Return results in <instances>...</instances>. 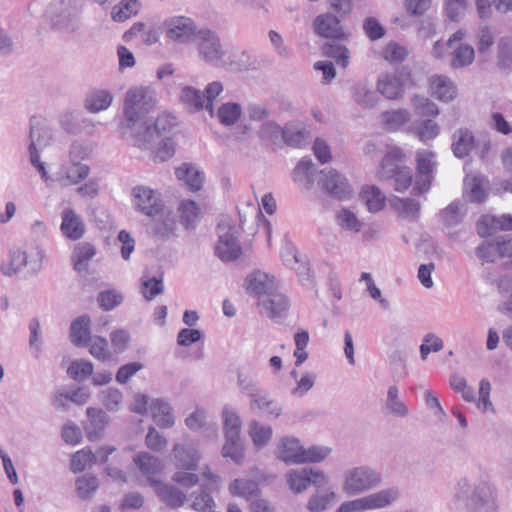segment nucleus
<instances>
[{
	"label": "nucleus",
	"instance_id": "16",
	"mask_svg": "<svg viewBox=\"0 0 512 512\" xmlns=\"http://www.w3.org/2000/svg\"><path fill=\"white\" fill-rule=\"evenodd\" d=\"M278 288V284L274 276H271L262 271H256L250 274L247 278V293L258 297L267 298Z\"/></svg>",
	"mask_w": 512,
	"mask_h": 512
},
{
	"label": "nucleus",
	"instance_id": "60",
	"mask_svg": "<svg viewBox=\"0 0 512 512\" xmlns=\"http://www.w3.org/2000/svg\"><path fill=\"white\" fill-rule=\"evenodd\" d=\"M93 459L94 453L90 449L77 451L71 459V470L74 473H80L93 464Z\"/></svg>",
	"mask_w": 512,
	"mask_h": 512
},
{
	"label": "nucleus",
	"instance_id": "41",
	"mask_svg": "<svg viewBox=\"0 0 512 512\" xmlns=\"http://www.w3.org/2000/svg\"><path fill=\"white\" fill-rule=\"evenodd\" d=\"M178 212L180 221L185 228H194L201 219L200 207L193 200H181Z\"/></svg>",
	"mask_w": 512,
	"mask_h": 512
},
{
	"label": "nucleus",
	"instance_id": "33",
	"mask_svg": "<svg viewBox=\"0 0 512 512\" xmlns=\"http://www.w3.org/2000/svg\"><path fill=\"white\" fill-rule=\"evenodd\" d=\"M303 447L296 438H283L278 444V457L287 464H302Z\"/></svg>",
	"mask_w": 512,
	"mask_h": 512
},
{
	"label": "nucleus",
	"instance_id": "18",
	"mask_svg": "<svg viewBox=\"0 0 512 512\" xmlns=\"http://www.w3.org/2000/svg\"><path fill=\"white\" fill-rule=\"evenodd\" d=\"M150 414L154 423L162 429H170L175 425L173 407L163 398H154L151 401Z\"/></svg>",
	"mask_w": 512,
	"mask_h": 512
},
{
	"label": "nucleus",
	"instance_id": "38",
	"mask_svg": "<svg viewBox=\"0 0 512 512\" xmlns=\"http://www.w3.org/2000/svg\"><path fill=\"white\" fill-rule=\"evenodd\" d=\"M133 461L142 474L147 477L150 484L151 481H155L152 477L162 470L160 459L148 452L139 453Z\"/></svg>",
	"mask_w": 512,
	"mask_h": 512
},
{
	"label": "nucleus",
	"instance_id": "2",
	"mask_svg": "<svg viewBox=\"0 0 512 512\" xmlns=\"http://www.w3.org/2000/svg\"><path fill=\"white\" fill-rule=\"evenodd\" d=\"M400 495L398 487H387L364 497L344 501L336 512H362L383 509L395 503Z\"/></svg>",
	"mask_w": 512,
	"mask_h": 512
},
{
	"label": "nucleus",
	"instance_id": "1",
	"mask_svg": "<svg viewBox=\"0 0 512 512\" xmlns=\"http://www.w3.org/2000/svg\"><path fill=\"white\" fill-rule=\"evenodd\" d=\"M382 483L381 473L370 465H358L343 473L342 491L348 496H357L371 491Z\"/></svg>",
	"mask_w": 512,
	"mask_h": 512
},
{
	"label": "nucleus",
	"instance_id": "13",
	"mask_svg": "<svg viewBox=\"0 0 512 512\" xmlns=\"http://www.w3.org/2000/svg\"><path fill=\"white\" fill-rule=\"evenodd\" d=\"M155 129L149 117L137 118L130 123V142L140 149H149L156 140Z\"/></svg>",
	"mask_w": 512,
	"mask_h": 512
},
{
	"label": "nucleus",
	"instance_id": "7",
	"mask_svg": "<svg viewBox=\"0 0 512 512\" xmlns=\"http://www.w3.org/2000/svg\"><path fill=\"white\" fill-rule=\"evenodd\" d=\"M164 27L166 36L181 44L192 42L198 34L196 23L186 16L170 17L165 20Z\"/></svg>",
	"mask_w": 512,
	"mask_h": 512
},
{
	"label": "nucleus",
	"instance_id": "17",
	"mask_svg": "<svg viewBox=\"0 0 512 512\" xmlns=\"http://www.w3.org/2000/svg\"><path fill=\"white\" fill-rule=\"evenodd\" d=\"M313 28L315 33L323 38L341 39L345 37L339 19L331 13L318 15L314 19Z\"/></svg>",
	"mask_w": 512,
	"mask_h": 512
},
{
	"label": "nucleus",
	"instance_id": "52",
	"mask_svg": "<svg viewBox=\"0 0 512 512\" xmlns=\"http://www.w3.org/2000/svg\"><path fill=\"white\" fill-rule=\"evenodd\" d=\"M93 143L87 140H76L71 144L69 158L72 164H82L93 152Z\"/></svg>",
	"mask_w": 512,
	"mask_h": 512
},
{
	"label": "nucleus",
	"instance_id": "12",
	"mask_svg": "<svg viewBox=\"0 0 512 512\" xmlns=\"http://www.w3.org/2000/svg\"><path fill=\"white\" fill-rule=\"evenodd\" d=\"M199 56L206 62L216 63L224 56V50L218 34L210 29L198 31L197 37Z\"/></svg>",
	"mask_w": 512,
	"mask_h": 512
},
{
	"label": "nucleus",
	"instance_id": "6",
	"mask_svg": "<svg viewBox=\"0 0 512 512\" xmlns=\"http://www.w3.org/2000/svg\"><path fill=\"white\" fill-rule=\"evenodd\" d=\"M157 102L156 91L149 86L130 89V123L134 119L148 117Z\"/></svg>",
	"mask_w": 512,
	"mask_h": 512
},
{
	"label": "nucleus",
	"instance_id": "20",
	"mask_svg": "<svg viewBox=\"0 0 512 512\" xmlns=\"http://www.w3.org/2000/svg\"><path fill=\"white\" fill-rule=\"evenodd\" d=\"M311 131L309 127L301 121H292L284 126L283 141L291 147L300 148L310 142Z\"/></svg>",
	"mask_w": 512,
	"mask_h": 512
},
{
	"label": "nucleus",
	"instance_id": "31",
	"mask_svg": "<svg viewBox=\"0 0 512 512\" xmlns=\"http://www.w3.org/2000/svg\"><path fill=\"white\" fill-rule=\"evenodd\" d=\"M177 179L191 191H199L204 183V175L195 166L182 164L175 170Z\"/></svg>",
	"mask_w": 512,
	"mask_h": 512
},
{
	"label": "nucleus",
	"instance_id": "47",
	"mask_svg": "<svg viewBox=\"0 0 512 512\" xmlns=\"http://www.w3.org/2000/svg\"><path fill=\"white\" fill-rule=\"evenodd\" d=\"M222 416L225 437L232 439L233 437L240 436L242 421L237 412L226 406L222 411Z\"/></svg>",
	"mask_w": 512,
	"mask_h": 512
},
{
	"label": "nucleus",
	"instance_id": "4",
	"mask_svg": "<svg viewBox=\"0 0 512 512\" xmlns=\"http://www.w3.org/2000/svg\"><path fill=\"white\" fill-rule=\"evenodd\" d=\"M79 9L75 2L61 0L49 5L46 16L51 25L64 32L74 31L77 25Z\"/></svg>",
	"mask_w": 512,
	"mask_h": 512
},
{
	"label": "nucleus",
	"instance_id": "59",
	"mask_svg": "<svg viewBox=\"0 0 512 512\" xmlns=\"http://www.w3.org/2000/svg\"><path fill=\"white\" fill-rule=\"evenodd\" d=\"M88 345L90 354L97 360L104 362L110 359L111 353L105 338L100 336L91 337Z\"/></svg>",
	"mask_w": 512,
	"mask_h": 512
},
{
	"label": "nucleus",
	"instance_id": "48",
	"mask_svg": "<svg viewBox=\"0 0 512 512\" xmlns=\"http://www.w3.org/2000/svg\"><path fill=\"white\" fill-rule=\"evenodd\" d=\"M452 52L451 66L453 68H463L469 66L475 58V50L468 44H459L455 46Z\"/></svg>",
	"mask_w": 512,
	"mask_h": 512
},
{
	"label": "nucleus",
	"instance_id": "32",
	"mask_svg": "<svg viewBox=\"0 0 512 512\" xmlns=\"http://www.w3.org/2000/svg\"><path fill=\"white\" fill-rule=\"evenodd\" d=\"M159 37V29L153 21L136 22L130 27V39L139 38L147 46L157 43Z\"/></svg>",
	"mask_w": 512,
	"mask_h": 512
},
{
	"label": "nucleus",
	"instance_id": "15",
	"mask_svg": "<svg viewBox=\"0 0 512 512\" xmlns=\"http://www.w3.org/2000/svg\"><path fill=\"white\" fill-rule=\"evenodd\" d=\"M133 197L136 209L148 216L158 215L163 208L160 194L148 187L134 188Z\"/></svg>",
	"mask_w": 512,
	"mask_h": 512
},
{
	"label": "nucleus",
	"instance_id": "46",
	"mask_svg": "<svg viewBox=\"0 0 512 512\" xmlns=\"http://www.w3.org/2000/svg\"><path fill=\"white\" fill-rule=\"evenodd\" d=\"M75 486L77 496L82 500H87L96 493L99 480L94 475L84 474L76 479Z\"/></svg>",
	"mask_w": 512,
	"mask_h": 512
},
{
	"label": "nucleus",
	"instance_id": "40",
	"mask_svg": "<svg viewBox=\"0 0 512 512\" xmlns=\"http://www.w3.org/2000/svg\"><path fill=\"white\" fill-rule=\"evenodd\" d=\"M96 255L95 247L87 242L79 243L75 246L72 253L74 269L79 272H85L89 261Z\"/></svg>",
	"mask_w": 512,
	"mask_h": 512
},
{
	"label": "nucleus",
	"instance_id": "19",
	"mask_svg": "<svg viewBox=\"0 0 512 512\" xmlns=\"http://www.w3.org/2000/svg\"><path fill=\"white\" fill-rule=\"evenodd\" d=\"M249 407L252 411L262 413L267 417L278 418L282 414L281 405L270 396L268 391L263 389L252 395Z\"/></svg>",
	"mask_w": 512,
	"mask_h": 512
},
{
	"label": "nucleus",
	"instance_id": "62",
	"mask_svg": "<svg viewBox=\"0 0 512 512\" xmlns=\"http://www.w3.org/2000/svg\"><path fill=\"white\" fill-rule=\"evenodd\" d=\"M331 453V448L327 446H312L308 449L303 448L301 453L303 463H317L323 461Z\"/></svg>",
	"mask_w": 512,
	"mask_h": 512
},
{
	"label": "nucleus",
	"instance_id": "24",
	"mask_svg": "<svg viewBox=\"0 0 512 512\" xmlns=\"http://www.w3.org/2000/svg\"><path fill=\"white\" fill-rule=\"evenodd\" d=\"M487 183L482 175H467L464 180V198L469 202H483L487 197Z\"/></svg>",
	"mask_w": 512,
	"mask_h": 512
},
{
	"label": "nucleus",
	"instance_id": "10",
	"mask_svg": "<svg viewBox=\"0 0 512 512\" xmlns=\"http://www.w3.org/2000/svg\"><path fill=\"white\" fill-rule=\"evenodd\" d=\"M286 477L290 489L295 493L303 492L310 485L320 487L328 482V478L323 472L309 468L292 469L287 473Z\"/></svg>",
	"mask_w": 512,
	"mask_h": 512
},
{
	"label": "nucleus",
	"instance_id": "44",
	"mask_svg": "<svg viewBox=\"0 0 512 512\" xmlns=\"http://www.w3.org/2000/svg\"><path fill=\"white\" fill-rule=\"evenodd\" d=\"M248 435L257 448H262L270 441L272 428L259 421L251 420L248 425Z\"/></svg>",
	"mask_w": 512,
	"mask_h": 512
},
{
	"label": "nucleus",
	"instance_id": "23",
	"mask_svg": "<svg viewBox=\"0 0 512 512\" xmlns=\"http://www.w3.org/2000/svg\"><path fill=\"white\" fill-rule=\"evenodd\" d=\"M499 230H512V215H484L477 223V231L481 237H487Z\"/></svg>",
	"mask_w": 512,
	"mask_h": 512
},
{
	"label": "nucleus",
	"instance_id": "61",
	"mask_svg": "<svg viewBox=\"0 0 512 512\" xmlns=\"http://www.w3.org/2000/svg\"><path fill=\"white\" fill-rule=\"evenodd\" d=\"M353 98L358 105L364 108H373L378 101L376 93L365 85H359L355 88Z\"/></svg>",
	"mask_w": 512,
	"mask_h": 512
},
{
	"label": "nucleus",
	"instance_id": "30",
	"mask_svg": "<svg viewBox=\"0 0 512 512\" xmlns=\"http://www.w3.org/2000/svg\"><path fill=\"white\" fill-rule=\"evenodd\" d=\"M430 88L432 95L442 102H450L457 95L454 83L446 76L434 75L431 77Z\"/></svg>",
	"mask_w": 512,
	"mask_h": 512
},
{
	"label": "nucleus",
	"instance_id": "42",
	"mask_svg": "<svg viewBox=\"0 0 512 512\" xmlns=\"http://www.w3.org/2000/svg\"><path fill=\"white\" fill-rule=\"evenodd\" d=\"M399 391L397 386L391 385L387 390V397L384 407L386 414L393 415L395 417L404 418L409 415V409L404 402L399 398Z\"/></svg>",
	"mask_w": 512,
	"mask_h": 512
},
{
	"label": "nucleus",
	"instance_id": "21",
	"mask_svg": "<svg viewBox=\"0 0 512 512\" xmlns=\"http://www.w3.org/2000/svg\"><path fill=\"white\" fill-rule=\"evenodd\" d=\"M261 313L272 320L284 316L289 308V300L284 294L273 292L267 298H263L258 303Z\"/></svg>",
	"mask_w": 512,
	"mask_h": 512
},
{
	"label": "nucleus",
	"instance_id": "11",
	"mask_svg": "<svg viewBox=\"0 0 512 512\" xmlns=\"http://www.w3.org/2000/svg\"><path fill=\"white\" fill-rule=\"evenodd\" d=\"M409 77L410 74L406 70L381 74L377 81V90L387 99L401 98Z\"/></svg>",
	"mask_w": 512,
	"mask_h": 512
},
{
	"label": "nucleus",
	"instance_id": "63",
	"mask_svg": "<svg viewBox=\"0 0 512 512\" xmlns=\"http://www.w3.org/2000/svg\"><path fill=\"white\" fill-rule=\"evenodd\" d=\"M382 117L386 125L396 129L410 120V113L406 109H397L384 112Z\"/></svg>",
	"mask_w": 512,
	"mask_h": 512
},
{
	"label": "nucleus",
	"instance_id": "43",
	"mask_svg": "<svg viewBox=\"0 0 512 512\" xmlns=\"http://www.w3.org/2000/svg\"><path fill=\"white\" fill-rule=\"evenodd\" d=\"M361 198L371 213L381 211L386 202L385 195L376 186H365L361 192Z\"/></svg>",
	"mask_w": 512,
	"mask_h": 512
},
{
	"label": "nucleus",
	"instance_id": "3",
	"mask_svg": "<svg viewBox=\"0 0 512 512\" xmlns=\"http://www.w3.org/2000/svg\"><path fill=\"white\" fill-rule=\"evenodd\" d=\"M218 242L215 246V254L224 262L237 260L242 254L239 244V230L227 220H222L217 225Z\"/></svg>",
	"mask_w": 512,
	"mask_h": 512
},
{
	"label": "nucleus",
	"instance_id": "49",
	"mask_svg": "<svg viewBox=\"0 0 512 512\" xmlns=\"http://www.w3.org/2000/svg\"><path fill=\"white\" fill-rule=\"evenodd\" d=\"M222 455L225 458H230L234 463L241 464L244 458V448L240 436L225 437V444L222 448Z\"/></svg>",
	"mask_w": 512,
	"mask_h": 512
},
{
	"label": "nucleus",
	"instance_id": "28",
	"mask_svg": "<svg viewBox=\"0 0 512 512\" xmlns=\"http://www.w3.org/2000/svg\"><path fill=\"white\" fill-rule=\"evenodd\" d=\"M89 424L86 426V434L89 440L95 441L108 425L110 418L105 411L99 408L89 407L86 411Z\"/></svg>",
	"mask_w": 512,
	"mask_h": 512
},
{
	"label": "nucleus",
	"instance_id": "25",
	"mask_svg": "<svg viewBox=\"0 0 512 512\" xmlns=\"http://www.w3.org/2000/svg\"><path fill=\"white\" fill-rule=\"evenodd\" d=\"M475 147V137L471 130L459 128L454 131L451 148L457 158L467 157Z\"/></svg>",
	"mask_w": 512,
	"mask_h": 512
},
{
	"label": "nucleus",
	"instance_id": "50",
	"mask_svg": "<svg viewBox=\"0 0 512 512\" xmlns=\"http://www.w3.org/2000/svg\"><path fill=\"white\" fill-rule=\"evenodd\" d=\"M241 112L239 104L227 102L218 108L216 115L221 124L231 126L240 119Z\"/></svg>",
	"mask_w": 512,
	"mask_h": 512
},
{
	"label": "nucleus",
	"instance_id": "55",
	"mask_svg": "<svg viewBox=\"0 0 512 512\" xmlns=\"http://www.w3.org/2000/svg\"><path fill=\"white\" fill-rule=\"evenodd\" d=\"M315 165L313 161L308 158H302L294 169V179L297 182H306V187L309 188L313 183V175Z\"/></svg>",
	"mask_w": 512,
	"mask_h": 512
},
{
	"label": "nucleus",
	"instance_id": "22",
	"mask_svg": "<svg viewBox=\"0 0 512 512\" xmlns=\"http://www.w3.org/2000/svg\"><path fill=\"white\" fill-rule=\"evenodd\" d=\"M60 230L66 238L76 241L83 237L85 233V224L73 209L66 208L62 212Z\"/></svg>",
	"mask_w": 512,
	"mask_h": 512
},
{
	"label": "nucleus",
	"instance_id": "29",
	"mask_svg": "<svg viewBox=\"0 0 512 512\" xmlns=\"http://www.w3.org/2000/svg\"><path fill=\"white\" fill-rule=\"evenodd\" d=\"M389 203L393 211L402 219L415 221L420 215L421 204L415 199L394 196Z\"/></svg>",
	"mask_w": 512,
	"mask_h": 512
},
{
	"label": "nucleus",
	"instance_id": "9",
	"mask_svg": "<svg viewBox=\"0 0 512 512\" xmlns=\"http://www.w3.org/2000/svg\"><path fill=\"white\" fill-rule=\"evenodd\" d=\"M319 181L321 188L331 197L348 200L353 196V189L347 179L334 169L323 170Z\"/></svg>",
	"mask_w": 512,
	"mask_h": 512
},
{
	"label": "nucleus",
	"instance_id": "14",
	"mask_svg": "<svg viewBox=\"0 0 512 512\" xmlns=\"http://www.w3.org/2000/svg\"><path fill=\"white\" fill-rule=\"evenodd\" d=\"M281 259L284 265L296 270L303 285L314 287V280L307 263L302 261L297 249L291 243L286 242L282 247Z\"/></svg>",
	"mask_w": 512,
	"mask_h": 512
},
{
	"label": "nucleus",
	"instance_id": "57",
	"mask_svg": "<svg viewBox=\"0 0 512 512\" xmlns=\"http://www.w3.org/2000/svg\"><path fill=\"white\" fill-rule=\"evenodd\" d=\"M93 364L87 360L73 361L68 367L67 373L75 381L81 382L93 375Z\"/></svg>",
	"mask_w": 512,
	"mask_h": 512
},
{
	"label": "nucleus",
	"instance_id": "37",
	"mask_svg": "<svg viewBox=\"0 0 512 512\" xmlns=\"http://www.w3.org/2000/svg\"><path fill=\"white\" fill-rule=\"evenodd\" d=\"M28 265L32 272H36L40 268V264L38 262H29L27 253L18 249L11 252L10 262L8 264H3L1 269L5 275L11 276Z\"/></svg>",
	"mask_w": 512,
	"mask_h": 512
},
{
	"label": "nucleus",
	"instance_id": "54",
	"mask_svg": "<svg viewBox=\"0 0 512 512\" xmlns=\"http://www.w3.org/2000/svg\"><path fill=\"white\" fill-rule=\"evenodd\" d=\"M153 129H155L156 138L170 137L176 126L175 117L168 112H162L155 121H152Z\"/></svg>",
	"mask_w": 512,
	"mask_h": 512
},
{
	"label": "nucleus",
	"instance_id": "56",
	"mask_svg": "<svg viewBox=\"0 0 512 512\" xmlns=\"http://www.w3.org/2000/svg\"><path fill=\"white\" fill-rule=\"evenodd\" d=\"M99 401L110 412H116L120 409L123 402V394L116 388L101 390L98 394Z\"/></svg>",
	"mask_w": 512,
	"mask_h": 512
},
{
	"label": "nucleus",
	"instance_id": "27",
	"mask_svg": "<svg viewBox=\"0 0 512 512\" xmlns=\"http://www.w3.org/2000/svg\"><path fill=\"white\" fill-rule=\"evenodd\" d=\"M403 153L400 148L393 147L387 151L377 171V177L381 180H390L402 169L400 163Z\"/></svg>",
	"mask_w": 512,
	"mask_h": 512
},
{
	"label": "nucleus",
	"instance_id": "8",
	"mask_svg": "<svg viewBox=\"0 0 512 512\" xmlns=\"http://www.w3.org/2000/svg\"><path fill=\"white\" fill-rule=\"evenodd\" d=\"M170 458L177 469L195 471L201 460V453L197 443L183 441L174 444Z\"/></svg>",
	"mask_w": 512,
	"mask_h": 512
},
{
	"label": "nucleus",
	"instance_id": "53",
	"mask_svg": "<svg viewBox=\"0 0 512 512\" xmlns=\"http://www.w3.org/2000/svg\"><path fill=\"white\" fill-rule=\"evenodd\" d=\"M323 52L326 56L333 58L341 67L346 68L349 65L350 51L346 46L339 43H328L324 45Z\"/></svg>",
	"mask_w": 512,
	"mask_h": 512
},
{
	"label": "nucleus",
	"instance_id": "26",
	"mask_svg": "<svg viewBox=\"0 0 512 512\" xmlns=\"http://www.w3.org/2000/svg\"><path fill=\"white\" fill-rule=\"evenodd\" d=\"M52 138L50 130L45 127L42 122L36 117H32L30 120V132H29V153L38 152L40 149L47 147Z\"/></svg>",
	"mask_w": 512,
	"mask_h": 512
},
{
	"label": "nucleus",
	"instance_id": "34",
	"mask_svg": "<svg viewBox=\"0 0 512 512\" xmlns=\"http://www.w3.org/2000/svg\"><path fill=\"white\" fill-rule=\"evenodd\" d=\"M90 318L87 315L77 317L70 326L71 342L78 347L88 346L90 336Z\"/></svg>",
	"mask_w": 512,
	"mask_h": 512
},
{
	"label": "nucleus",
	"instance_id": "58",
	"mask_svg": "<svg viewBox=\"0 0 512 512\" xmlns=\"http://www.w3.org/2000/svg\"><path fill=\"white\" fill-rule=\"evenodd\" d=\"M229 491L232 495L249 498L258 491L257 484L247 479H235L229 485Z\"/></svg>",
	"mask_w": 512,
	"mask_h": 512
},
{
	"label": "nucleus",
	"instance_id": "45",
	"mask_svg": "<svg viewBox=\"0 0 512 512\" xmlns=\"http://www.w3.org/2000/svg\"><path fill=\"white\" fill-rule=\"evenodd\" d=\"M336 224L345 231L358 233L362 229V222L357 215L348 208L340 209L335 216Z\"/></svg>",
	"mask_w": 512,
	"mask_h": 512
},
{
	"label": "nucleus",
	"instance_id": "64",
	"mask_svg": "<svg viewBox=\"0 0 512 512\" xmlns=\"http://www.w3.org/2000/svg\"><path fill=\"white\" fill-rule=\"evenodd\" d=\"M336 500V493L329 492L324 495H313L308 503L307 509L310 512H321L329 507Z\"/></svg>",
	"mask_w": 512,
	"mask_h": 512
},
{
	"label": "nucleus",
	"instance_id": "39",
	"mask_svg": "<svg viewBox=\"0 0 512 512\" xmlns=\"http://www.w3.org/2000/svg\"><path fill=\"white\" fill-rule=\"evenodd\" d=\"M179 99L190 112L205 110L204 93L192 86H183L180 91Z\"/></svg>",
	"mask_w": 512,
	"mask_h": 512
},
{
	"label": "nucleus",
	"instance_id": "5",
	"mask_svg": "<svg viewBox=\"0 0 512 512\" xmlns=\"http://www.w3.org/2000/svg\"><path fill=\"white\" fill-rule=\"evenodd\" d=\"M467 507L473 512H497V492L488 480H480L474 485L468 498Z\"/></svg>",
	"mask_w": 512,
	"mask_h": 512
},
{
	"label": "nucleus",
	"instance_id": "51",
	"mask_svg": "<svg viewBox=\"0 0 512 512\" xmlns=\"http://www.w3.org/2000/svg\"><path fill=\"white\" fill-rule=\"evenodd\" d=\"M159 218L154 221L153 231L160 237H169L174 233L176 221L171 212H164L163 209L157 215Z\"/></svg>",
	"mask_w": 512,
	"mask_h": 512
},
{
	"label": "nucleus",
	"instance_id": "35",
	"mask_svg": "<svg viewBox=\"0 0 512 512\" xmlns=\"http://www.w3.org/2000/svg\"><path fill=\"white\" fill-rule=\"evenodd\" d=\"M155 492L170 507H180L185 503L186 495L178 488L163 484L160 481H151Z\"/></svg>",
	"mask_w": 512,
	"mask_h": 512
},
{
	"label": "nucleus",
	"instance_id": "36",
	"mask_svg": "<svg viewBox=\"0 0 512 512\" xmlns=\"http://www.w3.org/2000/svg\"><path fill=\"white\" fill-rule=\"evenodd\" d=\"M113 96L108 90L94 89L86 94L84 107L90 113L106 110L112 103Z\"/></svg>",
	"mask_w": 512,
	"mask_h": 512
}]
</instances>
